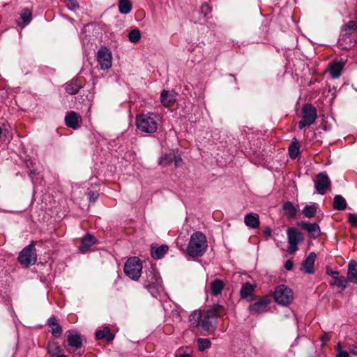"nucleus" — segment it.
<instances>
[{
	"instance_id": "nucleus-54",
	"label": "nucleus",
	"mask_w": 357,
	"mask_h": 357,
	"mask_svg": "<svg viewBox=\"0 0 357 357\" xmlns=\"http://www.w3.org/2000/svg\"><path fill=\"white\" fill-rule=\"evenodd\" d=\"M265 234H266V235H267V236H270V235L271 234V229H266V230L265 231Z\"/></svg>"
},
{
	"instance_id": "nucleus-14",
	"label": "nucleus",
	"mask_w": 357,
	"mask_h": 357,
	"mask_svg": "<svg viewBox=\"0 0 357 357\" xmlns=\"http://www.w3.org/2000/svg\"><path fill=\"white\" fill-rule=\"evenodd\" d=\"M317 255L314 252H310L301 264V271L305 273L312 274L314 272V264Z\"/></svg>"
},
{
	"instance_id": "nucleus-29",
	"label": "nucleus",
	"mask_w": 357,
	"mask_h": 357,
	"mask_svg": "<svg viewBox=\"0 0 357 357\" xmlns=\"http://www.w3.org/2000/svg\"><path fill=\"white\" fill-rule=\"evenodd\" d=\"M224 283L221 280L215 279L211 283V294L213 296H218L221 294L223 288Z\"/></svg>"
},
{
	"instance_id": "nucleus-18",
	"label": "nucleus",
	"mask_w": 357,
	"mask_h": 357,
	"mask_svg": "<svg viewBox=\"0 0 357 357\" xmlns=\"http://www.w3.org/2000/svg\"><path fill=\"white\" fill-rule=\"evenodd\" d=\"M344 63L341 61H335L328 65V73L333 79L338 78L344 68Z\"/></svg>"
},
{
	"instance_id": "nucleus-48",
	"label": "nucleus",
	"mask_w": 357,
	"mask_h": 357,
	"mask_svg": "<svg viewBox=\"0 0 357 357\" xmlns=\"http://www.w3.org/2000/svg\"><path fill=\"white\" fill-rule=\"evenodd\" d=\"M336 357H349V352L342 351L337 354Z\"/></svg>"
},
{
	"instance_id": "nucleus-6",
	"label": "nucleus",
	"mask_w": 357,
	"mask_h": 357,
	"mask_svg": "<svg viewBox=\"0 0 357 357\" xmlns=\"http://www.w3.org/2000/svg\"><path fill=\"white\" fill-rule=\"evenodd\" d=\"M142 264L136 257L129 258L124 265V273L133 280H138L141 276Z\"/></svg>"
},
{
	"instance_id": "nucleus-40",
	"label": "nucleus",
	"mask_w": 357,
	"mask_h": 357,
	"mask_svg": "<svg viewBox=\"0 0 357 357\" xmlns=\"http://www.w3.org/2000/svg\"><path fill=\"white\" fill-rule=\"evenodd\" d=\"M172 160L173 158L170 155L165 154L160 158L159 163L160 165H167L170 164L172 162Z\"/></svg>"
},
{
	"instance_id": "nucleus-2",
	"label": "nucleus",
	"mask_w": 357,
	"mask_h": 357,
	"mask_svg": "<svg viewBox=\"0 0 357 357\" xmlns=\"http://www.w3.org/2000/svg\"><path fill=\"white\" fill-rule=\"evenodd\" d=\"M208 247L206 236L201 231L193 233L190 238L186 253L192 257H201Z\"/></svg>"
},
{
	"instance_id": "nucleus-25",
	"label": "nucleus",
	"mask_w": 357,
	"mask_h": 357,
	"mask_svg": "<svg viewBox=\"0 0 357 357\" xmlns=\"http://www.w3.org/2000/svg\"><path fill=\"white\" fill-rule=\"evenodd\" d=\"M300 144L298 140L294 137L292 139L288 148L289 155L291 159H295L299 154Z\"/></svg>"
},
{
	"instance_id": "nucleus-19",
	"label": "nucleus",
	"mask_w": 357,
	"mask_h": 357,
	"mask_svg": "<svg viewBox=\"0 0 357 357\" xmlns=\"http://www.w3.org/2000/svg\"><path fill=\"white\" fill-rule=\"evenodd\" d=\"M347 278L351 283H357V262L355 260L349 262Z\"/></svg>"
},
{
	"instance_id": "nucleus-12",
	"label": "nucleus",
	"mask_w": 357,
	"mask_h": 357,
	"mask_svg": "<svg viewBox=\"0 0 357 357\" xmlns=\"http://www.w3.org/2000/svg\"><path fill=\"white\" fill-rule=\"evenodd\" d=\"M37 254L35 249V244L32 242L24 248V266L28 267L36 263Z\"/></svg>"
},
{
	"instance_id": "nucleus-38",
	"label": "nucleus",
	"mask_w": 357,
	"mask_h": 357,
	"mask_svg": "<svg viewBox=\"0 0 357 357\" xmlns=\"http://www.w3.org/2000/svg\"><path fill=\"white\" fill-rule=\"evenodd\" d=\"M140 31L137 29L132 30L128 34L129 40L134 43H137L140 40Z\"/></svg>"
},
{
	"instance_id": "nucleus-23",
	"label": "nucleus",
	"mask_w": 357,
	"mask_h": 357,
	"mask_svg": "<svg viewBox=\"0 0 357 357\" xmlns=\"http://www.w3.org/2000/svg\"><path fill=\"white\" fill-rule=\"evenodd\" d=\"M68 342L70 347L75 349H79L82 344L80 335L70 331H69V334L68 335Z\"/></svg>"
},
{
	"instance_id": "nucleus-51",
	"label": "nucleus",
	"mask_w": 357,
	"mask_h": 357,
	"mask_svg": "<svg viewBox=\"0 0 357 357\" xmlns=\"http://www.w3.org/2000/svg\"><path fill=\"white\" fill-rule=\"evenodd\" d=\"M18 261L22 264V250L19 252L18 255Z\"/></svg>"
},
{
	"instance_id": "nucleus-37",
	"label": "nucleus",
	"mask_w": 357,
	"mask_h": 357,
	"mask_svg": "<svg viewBox=\"0 0 357 357\" xmlns=\"http://www.w3.org/2000/svg\"><path fill=\"white\" fill-rule=\"evenodd\" d=\"M199 351H203L206 349H208L211 345V341L207 338H199L197 340Z\"/></svg>"
},
{
	"instance_id": "nucleus-42",
	"label": "nucleus",
	"mask_w": 357,
	"mask_h": 357,
	"mask_svg": "<svg viewBox=\"0 0 357 357\" xmlns=\"http://www.w3.org/2000/svg\"><path fill=\"white\" fill-rule=\"evenodd\" d=\"M67 6L72 10H75L79 8V4L75 0H68Z\"/></svg>"
},
{
	"instance_id": "nucleus-41",
	"label": "nucleus",
	"mask_w": 357,
	"mask_h": 357,
	"mask_svg": "<svg viewBox=\"0 0 357 357\" xmlns=\"http://www.w3.org/2000/svg\"><path fill=\"white\" fill-rule=\"evenodd\" d=\"M200 10L201 13H202L204 16H206L208 13H211V8L208 3H204L202 5Z\"/></svg>"
},
{
	"instance_id": "nucleus-32",
	"label": "nucleus",
	"mask_w": 357,
	"mask_h": 357,
	"mask_svg": "<svg viewBox=\"0 0 357 357\" xmlns=\"http://www.w3.org/2000/svg\"><path fill=\"white\" fill-rule=\"evenodd\" d=\"M317 211V205L316 204H312L311 205L305 206L302 211V213L305 218H311L315 215Z\"/></svg>"
},
{
	"instance_id": "nucleus-49",
	"label": "nucleus",
	"mask_w": 357,
	"mask_h": 357,
	"mask_svg": "<svg viewBox=\"0 0 357 357\" xmlns=\"http://www.w3.org/2000/svg\"><path fill=\"white\" fill-rule=\"evenodd\" d=\"M182 160L181 156L178 155V156H174V162H175V165L177 166L178 165V163L181 162Z\"/></svg>"
},
{
	"instance_id": "nucleus-13",
	"label": "nucleus",
	"mask_w": 357,
	"mask_h": 357,
	"mask_svg": "<svg viewBox=\"0 0 357 357\" xmlns=\"http://www.w3.org/2000/svg\"><path fill=\"white\" fill-rule=\"evenodd\" d=\"M270 302L268 297H263L259 301L250 305L248 307L252 314H259L266 311L267 305Z\"/></svg>"
},
{
	"instance_id": "nucleus-52",
	"label": "nucleus",
	"mask_w": 357,
	"mask_h": 357,
	"mask_svg": "<svg viewBox=\"0 0 357 357\" xmlns=\"http://www.w3.org/2000/svg\"><path fill=\"white\" fill-rule=\"evenodd\" d=\"M176 357H192L191 355L187 353H183L180 354L179 356H176Z\"/></svg>"
},
{
	"instance_id": "nucleus-15",
	"label": "nucleus",
	"mask_w": 357,
	"mask_h": 357,
	"mask_svg": "<svg viewBox=\"0 0 357 357\" xmlns=\"http://www.w3.org/2000/svg\"><path fill=\"white\" fill-rule=\"evenodd\" d=\"M298 226L306 230L309 235L313 238H317L321 234L320 227L317 223L300 222L298 223Z\"/></svg>"
},
{
	"instance_id": "nucleus-35",
	"label": "nucleus",
	"mask_w": 357,
	"mask_h": 357,
	"mask_svg": "<svg viewBox=\"0 0 357 357\" xmlns=\"http://www.w3.org/2000/svg\"><path fill=\"white\" fill-rule=\"evenodd\" d=\"M47 351L50 357H55L60 355V347L56 342H50L47 345Z\"/></svg>"
},
{
	"instance_id": "nucleus-44",
	"label": "nucleus",
	"mask_w": 357,
	"mask_h": 357,
	"mask_svg": "<svg viewBox=\"0 0 357 357\" xmlns=\"http://www.w3.org/2000/svg\"><path fill=\"white\" fill-rule=\"evenodd\" d=\"M88 195H89V200L91 202H95L98 199L99 194L98 192H96V191H90L88 193Z\"/></svg>"
},
{
	"instance_id": "nucleus-39",
	"label": "nucleus",
	"mask_w": 357,
	"mask_h": 357,
	"mask_svg": "<svg viewBox=\"0 0 357 357\" xmlns=\"http://www.w3.org/2000/svg\"><path fill=\"white\" fill-rule=\"evenodd\" d=\"M32 20V11L28 8L24 9V27Z\"/></svg>"
},
{
	"instance_id": "nucleus-53",
	"label": "nucleus",
	"mask_w": 357,
	"mask_h": 357,
	"mask_svg": "<svg viewBox=\"0 0 357 357\" xmlns=\"http://www.w3.org/2000/svg\"><path fill=\"white\" fill-rule=\"evenodd\" d=\"M328 340H329V337H328V335H324V337H321V340L324 342H327Z\"/></svg>"
},
{
	"instance_id": "nucleus-46",
	"label": "nucleus",
	"mask_w": 357,
	"mask_h": 357,
	"mask_svg": "<svg viewBox=\"0 0 357 357\" xmlns=\"http://www.w3.org/2000/svg\"><path fill=\"white\" fill-rule=\"evenodd\" d=\"M284 268L287 271H291L293 268V262L291 260H287L284 264Z\"/></svg>"
},
{
	"instance_id": "nucleus-1",
	"label": "nucleus",
	"mask_w": 357,
	"mask_h": 357,
	"mask_svg": "<svg viewBox=\"0 0 357 357\" xmlns=\"http://www.w3.org/2000/svg\"><path fill=\"white\" fill-rule=\"evenodd\" d=\"M222 310L223 307L219 305L208 310H195L189 317L190 326L206 334L211 333L216 328L217 318L223 315Z\"/></svg>"
},
{
	"instance_id": "nucleus-36",
	"label": "nucleus",
	"mask_w": 357,
	"mask_h": 357,
	"mask_svg": "<svg viewBox=\"0 0 357 357\" xmlns=\"http://www.w3.org/2000/svg\"><path fill=\"white\" fill-rule=\"evenodd\" d=\"M254 291V287L249 284L245 283L242 285L241 289V296L242 298H247L251 296Z\"/></svg>"
},
{
	"instance_id": "nucleus-34",
	"label": "nucleus",
	"mask_w": 357,
	"mask_h": 357,
	"mask_svg": "<svg viewBox=\"0 0 357 357\" xmlns=\"http://www.w3.org/2000/svg\"><path fill=\"white\" fill-rule=\"evenodd\" d=\"M283 210L289 218H294L296 215L297 210L291 202H286L283 204Z\"/></svg>"
},
{
	"instance_id": "nucleus-33",
	"label": "nucleus",
	"mask_w": 357,
	"mask_h": 357,
	"mask_svg": "<svg viewBox=\"0 0 357 357\" xmlns=\"http://www.w3.org/2000/svg\"><path fill=\"white\" fill-rule=\"evenodd\" d=\"M348 282L349 281L347 278L344 276H337L333 282L331 283V285L332 286H337L338 287H340L342 290H344L348 287Z\"/></svg>"
},
{
	"instance_id": "nucleus-24",
	"label": "nucleus",
	"mask_w": 357,
	"mask_h": 357,
	"mask_svg": "<svg viewBox=\"0 0 357 357\" xmlns=\"http://www.w3.org/2000/svg\"><path fill=\"white\" fill-rule=\"evenodd\" d=\"M47 324L52 329V334L53 336H54L55 337H58L61 335L62 328L58 324L56 317H50L48 319Z\"/></svg>"
},
{
	"instance_id": "nucleus-9",
	"label": "nucleus",
	"mask_w": 357,
	"mask_h": 357,
	"mask_svg": "<svg viewBox=\"0 0 357 357\" xmlns=\"http://www.w3.org/2000/svg\"><path fill=\"white\" fill-rule=\"evenodd\" d=\"M97 59L102 70H107L112 67V53L106 47H101L98 50L97 52Z\"/></svg>"
},
{
	"instance_id": "nucleus-16",
	"label": "nucleus",
	"mask_w": 357,
	"mask_h": 357,
	"mask_svg": "<svg viewBox=\"0 0 357 357\" xmlns=\"http://www.w3.org/2000/svg\"><path fill=\"white\" fill-rule=\"evenodd\" d=\"M80 121V115L74 111L68 112L65 116L66 125L74 130H76L79 128Z\"/></svg>"
},
{
	"instance_id": "nucleus-5",
	"label": "nucleus",
	"mask_w": 357,
	"mask_h": 357,
	"mask_svg": "<svg viewBox=\"0 0 357 357\" xmlns=\"http://www.w3.org/2000/svg\"><path fill=\"white\" fill-rule=\"evenodd\" d=\"M273 297L276 303L282 306H287L294 300L293 291L284 284H280L275 287Z\"/></svg>"
},
{
	"instance_id": "nucleus-31",
	"label": "nucleus",
	"mask_w": 357,
	"mask_h": 357,
	"mask_svg": "<svg viewBox=\"0 0 357 357\" xmlns=\"http://www.w3.org/2000/svg\"><path fill=\"white\" fill-rule=\"evenodd\" d=\"M347 207L345 199L341 195H335L333 199V208L338 211H343Z\"/></svg>"
},
{
	"instance_id": "nucleus-47",
	"label": "nucleus",
	"mask_w": 357,
	"mask_h": 357,
	"mask_svg": "<svg viewBox=\"0 0 357 357\" xmlns=\"http://www.w3.org/2000/svg\"><path fill=\"white\" fill-rule=\"evenodd\" d=\"M327 274L335 279L339 275V272L336 271L327 270Z\"/></svg>"
},
{
	"instance_id": "nucleus-21",
	"label": "nucleus",
	"mask_w": 357,
	"mask_h": 357,
	"mask_svg": "<svg viewBox=\"0 0 357 357\" xmlns=\"http://www.w3.org/2000/svg\"><path fill=\"white\" fill-rule=\"evenodd\" d=\"M82 88L80 80L78 78H73L66 83V91L70 95L77 94Z\"/></svg>"
},
{
	"instance_id": "nucleus-17",
	"label": "nucleus",
	"mask_w": 357,
	"mask_h": 357,
	"mask_svg": "<svg viewBox=\"0 0 357 357\" xmlns=\"http://www.w3.org/2000/svg\"><path fill=\"white\" fill-rule=\"evenodd\" d=\"M177 93L175 91L163 90L160 94L161 103L165 107H168L176 101Z\"/></svg>"
},
{
	"instance_id": "nucleus-45",
	"label": "nucleus",
	"mask_w": 357,
	"mask_h": 357,
	"mask_svg": "<svg viewBox=\"0 0 357 357\" xmlns=\"http://www.w3.org/2000/svg\"><path fill=\"white\" fill-rule=\"evenodd\" d=\"M351 354L357 356V345L352 344L348 347Z\"/></svg>"
},
{
	"instance_id": "nucleus-22",
	"label": "nucleus",
	"mask_w": 357,
	"mask_h": 357,
	"mask_svg": "<svg viewBox=\"0 0 357 357\" xmlns=\"http://www.w3.org/2000/svg\"><path fill=\"white\" fill-rule=\"evenodd\" d=\"M244 222L249 228L256 229L259 227L260 224L259 215L257 213H248L245 215Z\"/></svg>"
},
{
	"instance_id": "nucleus-27",
	"label": "nucleus",
	"mask_w": 357,
	"mask_h": 357,
	"mask_svg": "<svg viewBox=\"0 0 357 357\" xmlns=\"http://www.w3.org/2000/svg\"><path fill=\"white\" fill-rule=\"evenodd\" d=\"M96 336L98 340L105 339L108 342L112 341L114 338V335L111 333L108 327H105L103 330L98 331Z\"/></svg>"
},
{
	"instance_id": "nucleus-11",
	"label": "nucleus",
	"mask_w": 357,
	"mask_h": 357,
	"mask_svg": "<svg viewBox=\"0 0 357 357\" xmlns=\"http://www.w3.org/2000/svg\"><path fill=\"white\" fill-rule=\"evenodd\" d=\"M357 29V22L353 20L349 21L342 28L341 36L342 40H347L349 39V46L356 43V39L351 38L350 36Z\"/></svg>"
},
{
	"instance_id": "nucleus-20",
	"label": "nucleus",
	"mask_w": 357,
	"mask_h": 357,
	"mask_svg": "<svg viewBox=\"0 0 357 357\" xmlns=\"http://www.w3.org/2000/svg\"><path fill=\"white\" fill-rule=\"evenodd\" d=\"M95 243V237L91 234H86L82 238L81 245H79V249L81 252L84 253Z\"/></svg>"
},
{
	"instance_id": "nucleus-3",
	"label": "nucleus",
	"mask_w": 357,
	"mask_h": 357,
	"mask_svg": "<svg viewBox=\"0 0 357 357\" xmlns=\"http://www.w3.org/2000/svg\"><path fill=\"white\" fill-rule=\"evenodd\" d=\"M135 122L137 129L141 132L153 134L158 127V116L153 112L141 114L136 116Z\"/></svg>"
},
{
	"instance_id": "nucleus-30",
	"label": "nucleus",
	"mask_w": 357,
	"mask_h": 357,
	"mask_svg": "<svg viewBox=\"0 0 357 357\" xmlns=\"http://www.w3.org/2000/svg\"><path fill=\"white\" fill-rule=\"evenodd\" d=\"M132 3L130 0H119V13L123 15L128 14L132 10Z\"/></svg>"
},
{
	"instance_id": "nucleus-8",
	"label": "nucleus",
	"mask_w": 357,
	"mask_h": 357,
	"mask_svg": "<svg viewBox=\"0 0 357 357\" xmlns=\"http://www.w3.org/2000/svg\"><path fill=\"white\" fill-rule=\"evenodd\" d=\"M287 235L289 244L287 252L294 255L298 249V244L303 241V234L296 228L289 227L287 230Z\"/></svg>"
},
{
	"instance_id": "nucleus-7",
	"label": "nucleus",
	"mask_w": 357,
	"mask_h": 357,
	"mask_svg": "<svg viewBox=\"0 0 357 357\" xmlns=\"http://www.w3.org/2000/svg\"><path fill=\"white\" fill-rule=\"evenodd\" d=\"M302 119L298 122V128L303 129L314 124L317 118V109L312 104H305L302 107Z\"/></svg>"
},
{
	"instance_id": "nucleus-10",
	"label": "nucleus",
	"mask_w": 357,
	"mask_h": 357,
	"mask_svg": "<svg viewBox=\"0 0 357 357\" xmlns=\"http://www.w3.org/2000/svg\"><path fill=\"white\" fill-rule=\"evenodd\" d=\"M314 183L317 192L320 195H324L326 190L331 187V180L324 172H321L316 176Z\"/></svg>"
},
{
	"instance_id": "nucleus-43",
	"label": "nucleus",
	"mask_w": 357,
	"mask_h": 357,
	"mask_svg": "<svg viewBox=\"0 0 357 357\" xmlns=\"http://www.w3.org/2000/svg\"><path fill=\"white\" fill-rule=\"evenodd\" d=\"M349 222L355 227H357V215L353 213H349L348 215Z\"/></svg>"
},
{
	"instance_id": "nucleus-28",
	"label": "nucleus",
	"mask_w": 357,
	"mask_h": 357,
	"mask_svg": "<svg viewBox=\"0 0 357 357\" xmlns=\"http://www.w3.org/2000/svg\"><path fill=\"white\" fill-rule=\"evenodd\" d=\"M168 246L166 245H160L155 248L151 249V256L154 259H160L162 258L168 251Z\"/></svg>"
},
{
	"instance_id": "nucleus-4",
	"label": "nucleus",
	"mask_w": 357,
	"mask_h": 357,
	"mask_svg": "<svg viewBox=\"0 0 357 357\" xmlns=\"http://www.w3.org/2000/svg\"><path fill=\"white\" fill-rule=\"evenodd\" d=\"M144 287L155 298L163 290L160 274L153 268L146 272Z\"/></svg>"
},
{
	"instance_id": "nucleus-26",
	"label": "nucleus",
	"mask_w": 357,
	"mask_h": 357,
	"mask_svg": "<svg viewBox=\"0 0 357 357\" xmlns=\"http://www.w3.org/2000/svg\"><path fill=\"white\" fill-rule=\"evenodd\" d=\"M27 167V172L30 177L33 179L34 176L40 173V169L37 163L31 160H28L25 162Z\"/></svg>"
},
{
	"instance_id": "nucleus-50",
	"label": "nucleus",
	"mask_w": 357,
	"mask_h": 357,
	"mask_svg": "<svg viewBox=\"0 0 357 357\" xmlns=\"http://www.w3.org/2000/svg\"><path fill=\"white\" fill-rule=\"evenodd\" d=\"M335 349L337 351V353L343 351L341 342H338L337 344V345L335 346Z\"/></svg>"
}]
</instances>
